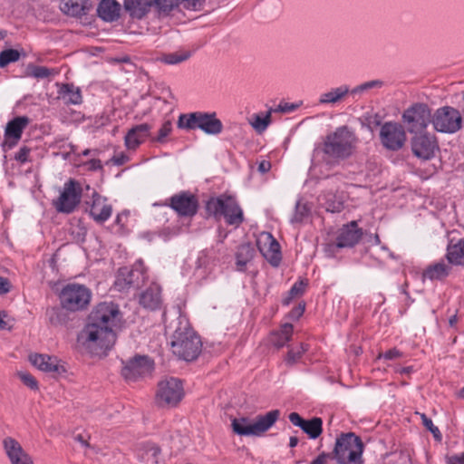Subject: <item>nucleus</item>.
Listing matches in <instances>:
<instances>
[{"label": "nucleus", "mask_w": 464, "mask_h": 464, "mask_svg": "<svg viewBox=\"0 0 464 464\" xmlns=\"http://www.w3.org/2000/svg\"><path fill=\"white\" fill-rule=\"evenodd\" d=\"M120 321L118 304L111 302L97 304L89 315L88 324L78 336L80 346L92 355H106L116 342L114 327Z\"/></svg>", "instance_id": "obj_1"}, {"label": "nucleus", "mask_w": 464, "mask_h": 464, "mask_svg": "<svg viewBox=\"0 0 464 464\" xmlns=\"http://www.w3.org/2000/svg\"><path fill=\"white\" fill-rule=\"evenodd\" d=\"M167 333L170 334V345L175 355L188 362L198 358L202 343L185 318L178 317L171 322L167 326Z\"/></svg>", "instance_id": "obj_2"}, {"label": "nucleus", "mask_w": 464, "mask_h": 464, "mask_svg": "<svg viewBox=\"0 0 464 464\" xmlns=\"http://www.w3.org/2000/svg\"><path fill=\"white\" fill-rule=\"evenodd\" d=\"M357 141L355 134L343 126L325 137L323 151L329 158L345 160L353 154Z\"/></svg>", "instance_id": "obj_3"}, {"label": "nucleus", "mask_w": 464, "mask_h": 464, "mask_svg": "<svg viewBox=\"0 0 464 464\" xmlns=\"http://www.w3.org/2000/svg\"><path fill=\"white\" fill-rule=\"evenodd\" d=\"M279 415L280 411L274 410L264 415H258L253 420L246 417L235 418L231 423L232 430L240 436L259 437L276 423Z\"/></svg>", "instance_id": "obj_4"}, {"label": "nucleus", "mask_w": 464, "mask_h": 464, "mask_svg": "<svg viewBox=\"0 0 464 464\" xmlns=\"http://www.w3.org/2000/svg\"><path fill=\"white\" fill-rule=\"evenodd\" d=\"M363 443L353 432L342 433L335 441L331 454L339 464L362 463Z\"/></svg>", "instance_id": "obj_5"}, {"label": "nucleus", "mask_w": 464, "mask_h": 464, "mask_svg": "<svg viewBox=\"0 0 464 464\" xmlns=\"http://www.w3.org/2000/svg\"><path fill=\"white\" fill-rule=\"evenodd\" d=\"M177 125L178 128L187 130L199 129L208 135H218L223 130V124L215 112L196 111L180 114Z\"/></svg>", "instance_id": "obj_6"}, {"label": "nucleus", "mask_w": 464, "mask_h": 464, "mask_svg": "<svg viewBox=\"0 0 464 464\" xmlns=\"http://www.w3.org/2000/svg\"><path fill=\"white\" fill-rule=\"evenodd\" d=\"M207 212L220 218L224 217L228 225L239 226L243 222V212L236 199L229 196L211 198L206 204Z\"/></svg>", "instance_id": "obj_7"}, {"label": "nucleus", "mask_w": 464, "mask_h": 464, "mask_svg": "<svg viewBox=\"0 0 464 464\" xmlns=\"http://www.w3.org/2000/svg\"><path fill=\"white\" fill-rule=\"evenodd\" d=\"M91 295L90 290L84 285L69 284L60 294L61 305L68 311H81L88 306Z\"/></svg>", "instance_id": "obj_8"}, {"label": "nucleus", "mask_w": 464, "mask_h": 464, "mask_svg": "<svg viewBox=\"0 0 464 464\" xmlns=\"http://www.w3.org/2000/svg\"><path fill=\"white\" fill-rule=\"evenodd\" d=\"M401 118L407 130L410 133H415L425 130L431 122L432 114L427 104L417 102L406 109Z\"/></svg>", "instance_id": "obj_9"}, {"label": "nucleus", "mask_w": 464, "mask_h": 464, "mask_svg": "<svg viewBox=\"0 0 464 464\" xmlns=\"http://www.w3.org/2000/svg\"><path fill=\"white\" fill-rule=\"evenodd\" d=\"M431 123L439 132L455 133L461 129L462 117L457 109L443 106L432 114Z\"/></svg>", "instance_id": "obj_10"}, {"label": "nucleus", "mask_w": 464, "mask_h": 464, "mask_svg": "<svg viewBox=\"0 0 464 464\" xmlns=\"http://www.w3.org/2000/svg\"><path fill=\"white\" fill-rule=\"evenodd\" d=\"M82 193L81 184L71 179L64 183L60 196L53 200V206L60 213H72L81 202Z\"/></svg>", "instance_id": "obj_11"}, {"label": "nucleus", "mask_w": 464, "mask_h": 464, "mask_svg": "<svg viewBox=\"0 0 464 464\" xmlns=\"http://www.w3.org/2000/svg\"><path fill=\"white\" fill-rule=\"evenodd\" d=\"M184 396V389L180 380L165 379L159 382L156 392V403L160 407L176 406Z\"/></svg>", "instance_id": "obj_12"}, {"label": "nucleus", "mask_w": 464, "mask_h": 464, "mask_svg": "<svg viewBox=\"0 0 464 464\" xmlns=\"http://www.w3.org/2000/svg\"><path fill=\"white\" fill-rule=\"evenodd\" d=\"M411 139L412 154L422 160H429L435 156L439 150L438 140L435 135L426 132H415Z\"/></svg>", "instance_id": "obj_13"}, {"label": "nucleus", "mask_w": 464, "mask_h": 464, "mask_svg": "<svg viewBox=\"0 0 464 464\" xmlns=\"http://www.w3.org/2000/svg\"><path fill=\"white\" fill-rule=\"evenodd\" d=\"M407 140L404 128L398 122H385L380 130L382 145L392 151L400 150Z\"/></svg>", "instance_id": "obj_14"}, {"label": "nucleus", "mask_w": 464, "mask_h": 464, "mask_svg": "<svg viewBox=\"0 0 464 464\" xmlns=\"http://www.w3.org/2000/svg\"><path fill=\"white\" fill-rule=\"evenodd\" d=\"M362 236V229L358 227L355 221H352L339 229L336 240L329 243L326 250L332 251L333 248L353 247L360 241Z\"/></svg>", "instance_id": "obj_15"}, {"label": "nucleus", "mask_w": 464, "mask_h": 464, "mask_svg": "<svg viewBox=\"0 0 464 464\" xmlns=\"http://www.w3.org/2000/svg\"><path fill=\"white\" fill-rule=\"evenodd\" d=\"M198 206V198L188 191H181L169 198V207L181 217L194 216Z\"/></svg>", "instance_id": "obj_16"}, {"label": "nucleus", "mask_w": 464, "mask_h": 464, "mask_svg": "<svg viewBox=\"0 0 464 464\" xmlns=\"http://www.w3.org/2000/svg\"><path fill=\"white\" fill-rule=\"evenodd\" d=\"M257 247L263 256L273 266H278L282 256L280 245L276 239L268 232L260 234L256 241Z\"/></svg>", "instance_id": "obj_17"}, {"label": "nucleus", "mask_w": 464, "mask_h": 464, "mask_svg": "<svg viewBox=\"0 0 464 464\" xmlns=\"http://www.w3.org/2000/svg\"><path fill=\"white\" fill-rule=\"evenodd\" d=\"M153 363L147 356H135L125 362L121 369V374L128 381H135L137 378L151 372Z\"/></svg>", "instance_id": "obj_18"}, {"label": "nucleus", "mask_w": 464, "mask_h": 464, "mask_svg": "<svg viewBox=\"0 0 464 464\" xmlns=\"http://www.w3.org/2000/svg\"><path fill=\"white\" fill-rule=\"evenodd\" d=\"M3 446L11 464H34L32 457L14 438H5Z\"/></svg>", "instance_id": "obj_19"}, {"label": "nucleus", "mask_w": 464, "mask_h": 464, "mask_svg": "<svg viewBox=\"0 0 464 464\" xmlns=\"http://www.w3.org/2000/svg\"><path fill=\"white\" fill-rule=\"evenodd\" d=\"M289 420L295 426L299 427L310 439H317L323 432V420L321 418L314 417L310 420H304L297 412H291Z\"/></svg>", "instance_id": "obj_20"}, {"label": "nucleus", "mask_w": 464, "mask_h": 464, "mask_svg": "<svg viewBox=\"0 0 464 464\" xmlns=\"http://www.w3.org/2000/svg\"><path fill=\"white\" fill-rule=\"evenodd\" d=\"M151 126L142 123L132 127L126 134L124 141L129 150H136L150 135Z\"/></svg>", "instance_id": "obj_21"}, {"label": "nucleus", "mask_w": 464, "mask_h": 464, "mask_svg": "<svg viewBox=\"0 0 464 464\" xmlns=\"http://www.w3.org/2000/svg\"><path fill=\"white\" fill-rule=\"evenodd\" d=\"M29 360L34 366L43 372L49 373H60L61 371L64 372V369L59 364L56 357L35 353L31 354Z\"/></svg>", "instance_id": "obj_22"}, {"label": "nucleus", "mask_w": 464, "mask_h": 464, "mask_svg": "<svg viewBox=\"0 0 464 464\" xmlns=\"http://www.w3.org/2000/svg\"><path fill=\"white\" fill-rule=\"evenodd\" d=\"M111 206L106 203V198L97 192L92 193V204L90 208V215L99 223L106 221L111 215Z\"/></svg>", "instance_id": "obj_23"}, {"label": "nucleus", "mask_w": 464, "mask_h": 464, "mask_svg": "<svg viewBox=\"0 0 464 464\" xmlns=\"http://www.w3.org/2000/svg\"><path fill=\"white\" fill-rule=\"evenodd\" d=\"M28 123L29 119L25 116L15 117L7 123L5 131V143H7L9 140H13V141L10 142L9 147H12L18 142L21 139L23 130Z\"/></svg>", "instance_id": "obj_24"}, {"label": "nucleus", "mask_w": 464, "mask_h": 464, "mask_svg": "<svg viewBox=\"0 0 464 464\" xmlns=\"http://www.w3.org/2000/svg\"><path fill=\"white\" fill-rule=\"evenodd\" d=\"M141 273L137 269L130 270L127 267L119 270L115 285L122 291L130 287H139V279Z\"/></svg>", "instance_id": "obj_25"}, {"label": "nucleus", "mask_w": 464, "mask_h": 464, "mask_svg": "<svg viewBox=\"0 0 464 464\" xmlns=\"http://www.w3.org/2000/svg\"><path fill=\"white\" fill-rule=\"evenodd\" d=\"M319 201L326 211L332 213H339L344 207V196L339 192H324L319 197Z\"/></svg>", "instance_id": "obj_26"}, {"label": "nucleus", "mask_w": 464, "mask_h": 464, "mask_svg": "<svg viewBox=\"0 0 464 464\" xmlns=\"http://www.w3.org/2000/svg\"><path fill=\"white\" fill-rule=\"evenodd\" d=\"M152 5V0H123L124 9L132 18L136 19H142Z\"/></svg>", "instance_id": "obj_27"}, {"label": "nucleus", "mask_w": 464, "mask_h": 464, "mask_svg": "<svg viewBox=\"0 0 464 464\" xmlns=\"http://www.w3.org/2000/svg\"><path fill=\"white\" fill-rule=\"evenodd\" d=\"M121 5L116 0H102L98 5L97 13L105 22H114L119 19Z\"/></svg>", "instance_id": "obj_28"}, {"label": "nucleus", "mask_w": 464, "mask_h": 464, "mask_svg": "<svg viewBox=\"0 0 464 464\" xmlns=\"http://www.w3.org/2000/svg\"><path fill=\"white\" fill-rule=\"evenodd\" d=\"M58 98L66 105H78L82 102L80 88L72 83H63L59 86Z\"/></svg>", "instance_id": "obj_29"}, {"label": "nucleus", "mask_w": 464, "mask_h": 464, "mask_svg": "<svg viewBox=\"0 0 464 464\" xmlns=\"http://www.w3.org/2000/svg\"><path fill=\"white\" fill-rule=\"evenodd\" d=\"M351 94L348 85H341L336 88H332L330 91L324 92L320 95L319 104H335L343 102L348 94Z\"/></svg>", "instance_id": "obj_30"}, {"label": "nucleus", "mask_w": 464, "mask_h": 464, "mask_svg": "<svg viewBox=\"0 0 464 464\" xmlns=\"http://www.w3.org/2000/svg\"><path fill=\"white\" fill-rule=\"evenodd\" d=\"M446 256L452 265H464V238L457 241L450 239Z\"/></svg>", "instance_id": "obj_31"}, {"label": "nucleus", "mask_w": 464, "mask_h": 464, "mask_svg": "<svg viewBox=\"0 0 464 464\" xmlns=\"http://www.w3.org/2000/svg\"><path fill=\"white\" fill-rule=\"evenodd\" d=\"M450 270L451 266L450 265L444 262H439L429 266L423 271L422 277L430 281L442 280L450 275Z\"/></svg>", "instance_id": "obj_32"}, {"label": "nucleus", "mask_w": 464, "mask_h": 464, "mask_svg": "<svg viewBox=\"0 0 464 464\" xmlns=\"http://www.w3.org/2000/svg\"><path fill=\"white\" fill-rule=\"evenodd\" d=\"M62 11L71 16L81 17L90 10L88 0H68L62 6Z\"/></svg>", "instance_id": "obj_33"}, {"label": "nucleus", "mask_w": 464, "mask_h": 464, "mask_svg": "<svg viewBox=\"0 0 464 464\" xmlns=\"http://www.w3.org/2000/svg\"><path fill=\"white\" fill-rule=\"evenodd\" d=\"M160 293L158 287H150L140 297V304L145 308L157 309L160 304Z\"/></svg>", "instance_id": "obj_34"}, {"label": "nucleus", "mask_w": 464, "mask_h": 464, "mask_svg": "<svg viewBox=\"0 0 464 464\" xmlns=\"http://www.w3.org/2000/svg\"><path fill=\"white\" fill-rule=\"evenodd\" d=\"M254 255L255 249L249 243L240 245L236 253L237 269L243 271L246 265L253 259Z\"/></svg>", "instance_id": "obj_35"}, {"label": "nucleus", "mask_w": 464, "mask_h": 464, "mask_svg": "<svg viewBox=\"0 0 464 464\" xmlns=\"http://www.w3.org/2000/svg\"><path fill=\"white\" fill-rule=\"evenodd\" d=\"M159 454L160 449L154 444L148 443L140 450L139 457L147 464H160L158 461Z\"/></svg>", "instance_id": "obj_36"}, {"label": "nucleus", "mask_w": 464, "mask_h": 464, "mask_svg": "<svg viewBox=\"0 0 464 464\" xmlns=\"http://www.w3.org/2000/svg\"><path fill=\"white\" fill-rule=\"evenodd\" d=\"M383 85L384 82L382 80H372L355 86L350 90V92L353 96H362L364 93L371 92L372 90L381 89L383 87Z\"/></svg>", "instance_id": "obj_37"}, {"label": "nucleus", "mask_w": 464, "mask_h": 464, "mask_svg": "<svg viewBox=\"0 0 464 464\" xmlns=\"http://www.w3.org/2000/svg\"><path fill=\"white\" fill-rule=\"evenodd\" d=\"M293 334V325L285 324L280 332L273 334L271 342L277 348L283 347L287 342L290 341Z\"/></svg>", "instance_id": "obj_38"}, {"label": "nucleus", "mask_w": 464, "mask_h": 464, "mask_svg": "<svg viewBox=\"0 0 464 464\" xmlns=\"http://www.w3.org/2000/svg\"><path fill=\"white\" fill-rule=\"evenodd\" d=\"M190 55V53L188 51H179L164 53L159 58V60L166 64L175 65L188 60Z\"/></svg>", "instance_id": "obj_39"}, {"label": "nucleus", "mask_w": 464, "mask_h": 464, "mask_svg": "<svg viewBox=\"0 0 464 464\" xmlns=\"http://www.w3.org/2000/svg\"><path fill=\"white\" fill-rule=\"evenodd\" d=\"M271 122V111L268 110L265 116L253 114L249 120L250 125L259 133L263 132Z\"/></svg>", "instance_id": "obj_40"}, {"label": "nucleus", "mask_w": 464, "mask_h": 464, "mask_svg": "<svg viewBox=\"0 0 464 464\" xmlns=\"http://www.w3.org/2000/svg\"><path fill=\"white\" fill-rule=\"evenodd\" d=\"M49 322L54 325H63L66 323V314L60 308L53 307L47 310Z\"/></svg>", "instance_id": "obj_41"}, {"label": "nucleus", "mask_w": 464, "mask_h": 464, "mask_svg": "<svg viewBox=\"0 0 464 464\" xmlns=\"http://www.w3.org/2000/svg\"><path fill=\"white\" fill-rule=\"evenodd\" d=\"M20 53L14 49H6L0 53V68H4L11 63L18 61Z\"/></svg>", "instance_id": "obj_42"}, {"label": "nucleus", "mask_w": 464, "mask_h": 464, "mask_svg": "<svg viewBox=\"0 0 464 464\" xmlns=\"http://www.w3.org/2000/svg\"><path fill=\"white\" fill-rule=\"evenodd\" d=\"M160 13L169 14L174 8L181 5L179 0H152Z\"/></svg>", "instance_id": "obj_43"}, {"label": "nucleus", "mask_w": 464, "mask_h": 464, "mask_svg": "<svg viewBox=\"0 0 464 464\" xmlns=\"http://www.w3.org/2000/svg\"><path fill=\"white\" fill-rule=\"evenodd\" d=\"M309 208L306 204L298 201L295 205V211L292 218V222H301L308 216Z\"/></svg>", "instance_id": "obj_44"}, {"label": "nucleus", "mask_w": 464, "mask_h": 464, "mask_svg": "<svg viewBox=\"0 0 464 464\" xmlns=\"http://www.w3.org/2000/svg\"><path fill=\"white\" fill-rule=\"evenodd\" d=\"M421 420H422V424L424 425V427L429 430L434 439L437 440V441H440L441 439H442V436H441V433L439 430V428L437 426H435L432 422V420L428 418L425 414H421Z\"/></svg>", "instance_id": "obj_45"}, {"label": "nucleus", "mask_w": 464, "mask_h": 464, "mask_svg": "<svg viewBox=\"0 0 464 464\" xmlns=\"http://www.w3.org/2000/svg\"><path fill=\"white\" fill-rule=\"evenodd\" d=\"M305 351L306 347L303 343L296 350H289L285 358L286 362L291 365L295 363Z\"/></svg>", "instance_id": "obj_46"}, {"label": "nucleus", "mask_w": 464, "mask_h": 464, "mask_svg": "<svg viewBox=\"0 0 464 464\" xmlns=\"http://www.w3.org/2000/svg\"><path fill=\"white\" fill-rule=\"evenodd\" d=\"M20 380L23 382L24 385L29 387L32 390H38V382L36 379L29 372H20L17 373Z\"/></svg>", "instance_id": "obj_47"}, {"label": "nucleus", "mask_w": 464, "mask_h": 464, "mask_svg": "<svg viewBox=\"0 0 464 464\" xmlns=\"http://www.w3.org/2000/svg\"><path fill=\"white\" fill-rule=\"evenodd\" d=\"M181 5L188 10H200L202 9L205 0H179Z\"/></svg>", "instance_id": "obj_48"}, {"label": "nucleus", "mask_w": 464, "mask_h": 464, "mask_svg": "<svg viewBox=\"0 0 464 464\" xmlns=\"http://www.w3.org/2000/svg\"><path fill=\"white\" fill-rule=\"evenodd\" d=\"M305 285L304 282H296L290 289L289 295L290 297L285 301V304H289V300L291 298L296 297L298 295H301L304 291Z\"/></svg>", "instance_id": "obj_49"}, {"label": "nucleus", "mask_w": 464, "mask_h": 464, "mask_svg": "<svg viewBox=\"0 0 464 464\" xmlns=\"http://www.w3.org/2000/svg\"><path fill=\"white\" fill-rule=\"evenodd\" d=\"M172 130V124L170 121H165L159 130V135L156 138L158 142H164V139L170 133Z\"/></svg>", "instance_id": "obj_50"}, {"label": "nucleus", "mask_w": 464, "mask_h": 464, "mask_svg": "<svg viewBox=\"0 0 464 464\" xmlns=\"http://www.w3.org/2000/svg\"><path fill=\"white\" fill-rule=\"evenodd\" d=\"M298 106L294 103H280L276 108H270L269 111L272 112L288 113L294 111Z\"/></svg>", "instance_id": "obj_51"}, {"label": "nucleus", "mask_w": 464, "mask_h": 464, "mask_svg": "<svg viewBox=\"0 0 464 464\" xmlns=\"http://www.w3.org/2000/svg\"><path fill=\"white\" fill-rule=\"evenodd\" d=\"M32 75L35 78H47L50 75V70L44 66H34Z\"/></svg>", "instance_id": "obj_52"}, {"label": "nucleus", "mask_w": 464, "mask_h": 464, "mask_svg": "<svg viewBox=\"0 0 464 464\" xmlns=\"http://www.w3.org/2000/svg\"><path fill=\"white\" fill-rule=\"evenodd\" d=\"M446 464H464V452L460 454L447 455L445 457Z\"/></svg>", "instance_id": "obj_53"}, {"label": "nucleus", "mask_w": 464, "mask_h": 464, "mask_svg": "<svg viewBox=\"0 0 464 464\" xmlns=\"http://www.w3.org/2000/svg\"><path fill=\"white\" fill-rule=\"evenodd\" d=\"M29 153H30V149H28L27 147H23L16 153L15 160L24 163L28 160Z\"/></svg>", "instance_id": "obj_54"}, {"label": "nucleus", "mask_w": 464, "mask_h": 464, "mask_svg": "<svg viewBox=\"0 0 464 464\" xmlns=\"http://www.w3.org/2000/svg\"><path fill=\"white\" fill-rule=\"evenodd\" d=\"M332 459L330 453L323 452L314 459L310 464H328V459Z\"/></svg>", "instance_id": "obj_55"}, {"label": "nucleus", "mask_w": 464, "mask_h": 464, "mask_svg": "<svg viewBox=\"0 0 464 464\" xmlns=\"http://www.w3.org/2000/svg\"><path fill=\"white\" fill-rule=\"evenodd\" d=\"M382 356H383V358H385L387 360H392V359L401 357V353L399 350H397L396 348H393V349H391V350L387 351L386 353H384Z\"/></svg>", "instance_id": "obj_56"}, {"label": "nucleus", "mask_w": 464, "mask_h": 464, "mask_svg": "<svg viewBox=\"0 0 464 464\" xmlns=\"http://www.w3.org/2000/svg\"><path fill=\"white\" fill-rule=\"evenodd\" d=\"M10 290V284L6 278L0 277V295L5 294Z\"/></svg>", "instance_id": "obj_57"}, {"label": "nucleus", "mask_w": 464, "mask_h": 464, "mask_svg": "<svg viewBox=\"0 0 464 464\" xmlns=\"http://www.w3.org/2000/svg\"><path fill=\"white\" fill-rule=\"evenodd\" d=\"M271 169V163L268 160H262L258 164V171L262 174L268 172Z\"/></svg>", "instance_id": "obj_58"}, {"label": "nucleus", "mask_w": 464, "mask_h": 464, "mask_svg": "<svg viewBox=\"0 0 464 464\" xmlns=\"http://www.w3.org/2000/svg\"><path fill=\"white\" fill-rule=\"evenodd\" d=\"M6 316L7 314L5 311H0V330H5L8 328V324L5 320Z\"/></svg>", "instance_id": "obj_59"}, {"label": "nucleus", "mask_w": 464, "mask_h": 464, "mask_svg": "<svg viewBox=\"0 0 464 464\" xmlns=\"http://www.w3.org/2000/svg\"><path fill=\"white\" fill-rule=\"evenodd\" d=\"M90 169L92 170L102 169V163L99 160H92L89 161Z\"/></svg>", "instance_id": "obj_60"}, {"label": "nucleus", "mask_w": 464, "mask_h": 464, "mask_svg": "<svg viewBox=\"0 0 464 464\" xmlns=\"http://www.w3.org/2000/svg\"><path fill=\"white\" fill-rule=\"evenodd\" d=\"M304 311V306L296 307L294 310H292L291 315L298 318L299 316H301L303 314Z\"/></svg>", "instance_id": "obj_61"}, {"label": "nucleus", "mask_w": 464, "mask_h": 464, "mask_svg": "<svg viewBox=\"0 0 464 464\" xmlns=\"http://www.w3.org/2000/svg\"><path fill=\"white\" fill-rule=\"evenodd\" d=\"M458 320H459V319H458V316H457V314H453V315H451V316L450 317V319H449V324H450V327H455V326H456V324H457V323H458Z\"/></svg>", "instance_id": "obj_62"}, {"label": "nucleus", "mask_w": 464, "mask_h": 464, "mask_svg": "<svg viewBox=\"0 0 464 464\" xmlns=\"http://www.w3.org/2000/svg\"><path fill=\"white\" fill-rule=\"evenodd\" d=\"M298 444V439L296 437H291L289 440V447L294 448Z\"/></svg>", "instance_id": "obj_63"}, {"label": "nucleus", "mask_w": 464, "mask_h": 464, "mask_svg": "<svg viewBox=\"0 0 464 464\" xmlns=\"http://www.w3.org/2000/svg\"><path fill=\"white\" fill-rule=\"evenodd\" d=\"M76 440L80 441L83 446L92 448L91 445L85 440H83L82 435H78Z\"/></svg>", "instance_id": "obj_64"}]
</instances>
